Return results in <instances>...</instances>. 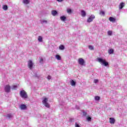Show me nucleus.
<instances>
[{"instance_id":"nucleus-1","label":"nucleus","mask_w":127,"mask_h":127,"mask_svg":"<svg viewBox=\"0 0 127 127\" xmlns=\"http://www.w3.org/2000/svg\"><path fill=\"white\" fill-rule=\"evenodd\" d=\"M97 61L100 63L102 66H105V67L109 66V63L107 62L106 60H104L102 58H98L97 59Z\"/></svg>"},{"instance_id":"nucleus-2","label":"nucleus","mask_w":127,"mask_h":127,"mask_svg":"<svg viewBox=\"0 0 127 127\" xmlns=\"http://www.w3.org/2000/svg\"><path fill=\"white\" fill-rule=\"evenodd\" d=\"M42 103L43 105H44V106H45V107H46V108H50V105L49 104V103H48V98L44 97L43 98Z\"/></svg>"},{"instance_id":"nucleus-3","label":"nucleus","mask_w":127,"mask_h":127,"mask_svg":"<svg viewBox=\"0 0 127 127\" xmlns=\"http://www.w3.org/2000/svg\"><path fill=\"white\" fill-rule=\"evenodd\" d=\"M20 96L22 98V99H27L28 98V96L27 95V93L24 90H22L20 91Z\"/></svg>"},{"instance_id":"nucleus-4","label":"nucleus","mask_w":127,"mask_h":127,"mask_svg":"<svg viewBox=\"0 0 127 127\" xmlns=\"http://www.w3.org/2000/svg\"><path fill=\"white\" fill-rule=\"evenodd\" d=\"M94 19H95V15H91L88 17V18H87L86 21L88 23H90V22H92Z\"/></svg>"},{"instance_id":"nucleus-5","label":"nucleus","mask_w":127,"mask_h":127,"mask_svg":"<svg viewBox=\"0 0 127 127\" xmlns=\"http://www.w3.org/2000/svg\"><path fill=\"white\" fill-rule=\"evenodd\" d=\"M4 91L6 93H10V86L9 85H6L4 86Z\"/></svg>"},{"instance_id":"nucleus-6","label":"nucleus","mask_w":127,"mask_h":127,"mask_svg":"<svg viewBox=\"0 0 127 127\" xmlns=\"http://www.w3.org/2000/svg\"><path fill=\"white\" fill-rule=\"evenodd\" d=\"M78 62L79 65H81V66H83V65L85 64V61L82 58L79 59L78 60Z\"/></svg>"},{"instance_id":"nucleus-7","label":"nucleus","mask_w":127,"mask_h":127,"mask_svg":"<svg viewBox=\"0 0 127 127\" xmlns=\"http://www.w3.org/2000/svg\"><path fill=\"white\" fill-rule=\"evenodd\" d=\"M28 67L31 70L33 68V63L31 60H30L28 62Z\"/></svg>"},{"instance_id":"nucleus-8","label":"nucleus","mask_w":127,"mask_h":127,"mask_svg":"<svg viewBox=\"0 0 127 127\" xmlns=\"http://www.w3.org/2000/svg\"><path fill=\"white\" fill-rule=\"evenodd\" d=\"M26 105L24 104H22L20 106V109L22 110H26Z\"/></svg>"},{"instance_id":"nucleus-9","label":"nucleus","mask_w":127,"mask_h":127,"mask_svg":"<svg viewBox=\"0 0 127 127\" xmlns=\"http://www.w3.org/2000/svg\"><path fill=\"white\" fill-rule=\"evenodd\" d=\"M115 122H116V120L113 118H110V123L112 125H114Z\"/></svg>"},{"instance_id":"nucleus-10","label":"nucleus","mask_w":127,"mask_h":127,"mask_svg":"<svg viewBox=\"0 0 127 127\" xmlns=\"http://www.w3.org/2000/svg\"><path fill=\"white\" fill-rule=\"evenodd\" d=\"M125 6V3L124 2H121L120 4L119 5V9H122L123 7Z\"/></svg>"},{"instance_id":"nucleus-11","label":"nucleus","mask_w":127,"mask_h":127,"mask_svg":"<svg viewBox=\"0 0 127 127\" xmlns=\"http://www.w3.org/2000/svg\"><path fill=\"white\" fill-rule=\"evenodd\" d=\"M109 20L111 22H116V18L113 17H110L109 18Z\"/></svg>"},{"instance_id":"nucleus-12","label":"nucleus","mask_w":127,"mask_h":127,"mask_svg":"<svg viewBox=\"0 0 127 127\" xmlns=\"http://www.w3.org/2000/svg\"><path fill=\"white\" fill-rule=\"evenodd\" d=\"M57 13H58V12L56 10H53V11H52V14L54 16H55V15H56V14H57Z\"/></svg>"},{"instance_id":"nucleus-13","label":"nucleus","mask_w":127,"mask_h":127,"mask_svg":"<svg viewBox=\"0 0 127 127\" xmlns=\"http://www.w3.org/2000/svg\"><path fill=\"white\" fill-rule=\"evenodd\" d=\"M70 85L72 86H76V82H75L74 80H72L70 81Z\"/></svg>"},{"instance_id":"nucleus-14","label":"nucleus","mask_w":127,"mask_h":127,"mask_svg":"<svg viewBox=\"0 0 127 127\" xmlns=\"http://www.w3.org/2000/svg\"><path fill=\"white\" fill-rule=\"evenodd\" d=\"M41 23L42 24H43V23H45L46 24H47V23H48V21L46 20H41Z\"/></svg>"},{"instance_id":"nucleus-15","label":"nucleus","mask_w":127,"mask_h":127,"mask_svg":"<svg viewBox=\"0 0 127 127\" xmlns=\"http://www.w3.org/2000/svg\"><path fill=\"white\" fill-rule=\"evenodd\" d=\"M23 2L25 4H28V3H29V2H30V1L29 0H23Z\"/></svg>"},{"instance_id":"nucleus-16","label":"nucleus","mask_w":127,"mask_h":127,"mask_svg":"<svg viewBox=\"0 0 127 127\" xmlns=\"http://www.w3.org/2000/svg\"><path fill=\"white\" fill-rule=\"evenodd\" d=\"M81 16L83 17H85V16H86V12L84 10L81 11Z\"/></svg>"},{"instance_id":"nucleus-17","label":"nucleus","mask_w":127,"mask_h":127,"mask_svg":"<svg viewBox=\"0 0 127 127\" xmlns=\"http://www.w3.org/2000/svg\"><path fill=\"white\" fill-rule=\"evenodd\" d=\"M60 19L62 20V21H65V20H66V17L64 16H63L60 17Z\"/></svg>"},{"instance_id":"nucleus-18","label":"nucleus","mask_w":127,"mask_h":127,"mask_svg":"<svg viewBox=\"0 0 127 127\" xmlns=\"http://www.w3.org/2000/svg\"><path fill=\"white\" fill-rule=\"evenodd\" d=\"M59 49L60 50H64V49H65V47H64V46L61 45L59 47Z\"/></svg>"},{"instance_id":"nucleus-19","label":"nucleus","mask_w":127,"mask_h":127,"mask_svg":"<svg viewBox=\"0 0 127 127\" xmlns=\"http://www.w3.org/2000/svg\"><path fill=\"white\" fill-rule=\"evenodd\" d=\"M6 118L8 119H11L12 118V115L11 114H7Z\"/></svg>"},{"instance_id":"nucleus-20","label":"nucleus","mask_w":127,"mask_h":127,"mask_svg":"<svg viewBox=\"0 0 127 127\" xmlns=\"http://www.w3.org/2000/svg\"><path fill=\"white\" fill-rule=\"evenodd\" d=\"M109 54H114V50L110 49L108 50Z\"/></svg>"},{"instance_id":"nucleus-21","label":"nucleus","mask_w":127,"mask_h":127,"mask_svg":"<svg viewBox=\"0 0 127 127\" xmlns=\"http://www.w3.org/2000/svg\"><path fill=\"white\" fill-rule=\"evenodd\" d=\"M2 8L3 10H7V5H3L2 6Z\"/></svg>"},{"instance_id":"nucleus-22","label":"nucleus","mask_w":127,"mask_h":127,"mask_svg":"<svg viewBox=\"0 0 127 127\" xmlns=\"http://www.w3.org/2000/svg\"><path fill=\"white\" fill-rule=\"evenodd\" d=\"M38 40L39 42H42V37L39 36L38 38Z\"/></svg>"},{"instance_id":"nucleus-23","label":"nucleus","mask_w":127,"mask_h":127,"mask_svg":"<svg viewBox=\"0 0 127 127\" xmlns=\"http://www.w3.org/2000/svg\"><path fill=\"white\" fill-rule=\"evenodd\" d=\"M56 58L57 60H61V57H60L59 55H57L56 56Z\"/></svg>"},{"instance_id":"nucleus-24","label":"nucleus","mask_w":127,"mask_h":127,"mask_svg":"<svg viewBox=\"0 0 127 127\" xmlns=\"http://www.w3.org/2000/svg\"><path fill=\"white\" fill-rule=\"evenodd\" d=\"M100 96H95V101H100Z\"/></svg>"},{"instance_id":"nucleus-25","label":"nucleus","mask_w":127,"mask_h":127,"mask_svg":"<svg viewBox=\"0 0 127 127\" xmlns=\"http://www.w3.org/2000/svg\"><path fill=\"white\" fill-rule=\"evenodd\" d=\"M107 33H108V35H109L110 36H111L113 34V32L112 31H108Z\"/></svg>"},{"instance_id":"nucleus-26","label":"nucleus","mask_w":127,"mask_h":127,"mask_svg":"<svg viewBox=\"0 0 127 127\" xmlns=\"http://www.w3.org/2000/svg\"><path fill=\"white\" fill-rule=\"evenodd\" d=\"M17 88V85H13L12 86V90H16V88Z\"/></svg>"},{"instance_id":"nucleus-27","label":"nucleus","mask_w":127,"mask_h":127,"mask_svg":"<svg viewBox=\"0 0 127 127\" xmlns=\"http://www.w3.org/2000/svg\"><path fill=\"white\" fill-rule=\"evenodd\" d=\"M88 48L90 50H94V47L93 46H89Z\"/></svg>"},{"instance_id":"nucleus-28","label":"nucleus","mask_w":127,"mask_h":127,"mask_svg":"<svg viewBox=\"0 0 127 127\" xmlns=\"http://www.w3.org/2000/svg\"><path fill=\"white\" fill-rule=\"evenodd\" d=\"M67 12L68 13H71L72 12V10L71 9H67Z\"/></svg>"},{"instance_id":"nucleus-29","label":"nucleus","mask_w":127,"mask_h":127,"mask_svg":"<svg viewBox=\"0 0 127 127\" xmlns=\"http://www.w3.org/2000/svg\"><path fill=\"white\" fill-rule=\"evenodd\" d=\"M75 127H81L78 123L76 122L75 123Z\"/></svg>"},{"instance_id":"nucleus-30","label":"nucleus","mask_w":127,"mask_h":127,"mask_svg":"<svg viewBox=\"0 0 127 127\" xmlns=\"http://www.w3.org/2000/svg\"><path fill=\"white\" fill-rule=\"evenodd\" d=\"M40 63H41V64H43V59L41 58L40 59Z\"/></svg>"},{"instance_id":"nucleus-31","label":"nucleus","mask_w":127,"mask_h":127,"mask_svg":"<svg viewBox=\"0 0 127 127\" xmlns=\"http://www.w3.org/2000/svg\"><path fill=\"white\" fill-rule=\"evenodd\" d=\"M98 82H99V80H98V79H94V83H95V84H97V83H98Z\"/></svg>"},{"instance_id":"nucleus-32","label":"nucleus","mask_w":127,"mask_h":127,"mask_svg":"<svg viewBox=\"0 0 127 127\" xmlns=\"http://www.w3.org/2000/svg\"><path fill=\"white\" fill-rule=\"evenodd\" d=\"M92 119V118H91V117H87V120L88 122H90V121H91V120Z\"/></svg>"},{"instance_id":"nucleus-33","label":"nucleus","mask_w":127,"mask_h":127,"mask_svg":"<svg viewBox=\"0 0 127 127\" xmlns=\"http://www.w3.org/2000/svg\"><path fill=\"white\" fill-rule=\"evenodd\" d=\"M100 13H101V14H103V15H104L105 14V12H104L103 11H101L100 12Z\"/></svg>"},{"instance_id":"nucleus-34","label":"nucleus","mask_w":127,"mask_h":127,"mask_svg":"<svg viewBox=\"0 0 127 127\" xmlns=\"http://www.w3.org/2000/svg\"><path fill=\"white\" fill-rule=\"evenodd\" d=\"M47 78H48V80H51V76H50V75H49V76H48Z\"/></svg>"},{"instance_id":"nucleus-35","label":"nucleus","mask_w":127,"mask_h":127,"mask_svg":"<svg viewBox=\"0 0 127 127\" xmlns=\"http://www.w3.org/2000/svg\"><path fill=\"white\" fill-rule=\"evenodd\" d=\"M83 116H87V113L83 112Z\"/></svg>"},{"instance_id":"nucleus-36","label":"nucleus","mask_w":127,"mask_h":127,"mask_svg":"<svg viewBox=\"0 0 127 127\" xmlns=\"http://www.w3.org/2000/svg\"><path fill=\"white\" fill-rule=\"evenodd\" d=\"M59 2H61V1H63V0H57Z\"/></svg>"},{"instance_id":"nucleus-37","label":"nucleus","mask_w":127,"mask_h":127,"mask_svg":"<svg viewBox=\"0 0 127 127\" xmlns=\"http://www.w3.org/2000/svg\"><path fill=\"white\" fill-rule=\"evenodd\" d=\"M35 77H38V76L37 75V74H36L35 75H34Z\"/></svg>"}]
</instances>
